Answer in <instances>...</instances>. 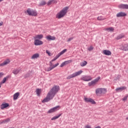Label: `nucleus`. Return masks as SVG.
<instances>
[{"mask_svg":"<svg viewBox=\"0 0 128 128\" xmlns=\"http://www.w3.org/2000/svg\"><path fill=\"white\" fill-rule=\"evenodd\" d=\"M107 92L106 88H98L96 90V94L98 96H101L102 94H104Z\"/></svg>","mask_w":128,"mask_h":128,"instance_id":"obj_3","label":"nucleus"},{"mask_svg":"<svg viewBox=\"0 0 128 128\" xmlns=\"http://www.w3.org/2000/svg\"><path fill=\"white\" fill-rule=\"evenodd\" d=\"M10 104L8 103L3 104L0 106V108L1 110H4V108H6Z\"/></svg>","mask_w":128,"mask_h":128,"instance_id":"obj_20","label":"nucleus"},{"mask_svg":"<svg viewBox=\"0 0 128 128\" xmlns=\"http://www.w3.org/2000/svg\"><path fill=\"white\" fill-rule=\"evenodd\" d=\"M126 90V86H121L120 88H116V92H122V90Z\"/></svg>","mask_w":128,"mask_h":128,"instance_id":"obj_13","label":"nucleus"},{"mask_svg":"<svg viewBox=\"0 0 128 128\" xmlns=\"http://www.w3.org/2000/svg\"><path fill=\"white\" fill-rule=\"evenodd\" d=\"M104 54L105 56H110L112 54V52L109 50H103Z\"/></svg>","mask_w":128,"mask_h":128,"instance_id":"obj_18","label":"nucleus"},{"mask_svg":"<svg viewBox=\"0 0 128 128\" xmlns=\"http://www.w3.org/2000/svg\"><path fill=\"white\" fill-rule=\"evenodd\" d=\"M60 56H62V55H61L60 53L58 54H57V55L55 56V58H56V60H58V58L59 57H60Z\"/></svg>","mask_w":128,"mask_h":128,"instance_id":"obj_40","label":"nucleus"},{"mask_svg":"<svg viewBox=\"0 0 128 128\" xmlns=\"http://www.w3.org/2000/svg\"><path fill=\"white\" fill-rule=\"evenodd\" d=\"M46 54L49 56H52V54H50V52L48 50H46Z\"/></svg>","mask_w":128,"mask_h":128,"instance_id":"obj_35","label":"nucleus"},{"mask_svg":"<svg viewBox=\"0 0 128 128\" xmlns=\"http://www.w3.org/2000/svg\"><path fill=\"white\" fill-rule=\"evenodd\" d=\"M92 80V78L90 76H84L81 78V80L84 82H90V80Z\"/></svg>","mask_w":128,"mask_h":128,"instance_id":"obj_7","label":"nucleus"},{"mask_svg":"<svg viewBox=\"0 0 128 128\" xmlns=\"http://www.w3.org/2000/svg\"><path fill=\"white\" fill-rule=\"evenodd\" d=\"M92 50H94V47L92 46H90L88 48V50H89V52Z\"/></svg>","mask_w":128,"mask_h":128,"instance_id":"obj_37","label":"nucleus"},{"mask_svg":"<svg viewBox=\"0 0 128 128\" xmlns=\"http://www.w3.org/2000/svg\"><path fill=\"white\" fill-rule=\"evenodd\" d=\"M58 110H60V106H58L56 107H54L53 108H52L51 109H50L48 113V114H52V112H54Z\"/></svg>","mask_w":128,"mask_h":128,"instance_id":"obj_8","label":"nucleus"},{"mask_svg":"<svg viewBox=\"0 0 128 128\" xmlns=\"http://www.w3.org/2000/svg\"><path fill=\"white\" fill-rule=\"evenodd\" d=\"M124 38V34H119L118 36H117L116 40H120L122 38Z\"/></svg>","mask_w":128,"mask_h":128,"instance_id":"obj_24","label":"nucleus"},{"mask_svg":"<svg viewBox=\"0 0 128 128\" xmlns=\"http://www.w3.org/2000/svg\"><path fill=\"white\" fill-rule=\"evenodd\" d=\"M26 14H28V16H38V13H36V12L28 8L26 12Z\"/></svg>","mask_w":128,"mask_h":128,"instance_id":"obj_5","label":"nucleus"},{"mask_svg":"<svg viewBox=\"0 0 128 128\" xmlns=\"http://www.w3.org/2000/svg\"><path fill=\"white\" fill-rule=\"evenodd\" d=\"M74 40V38H68L67 40V42H70L71 40Z\"/></svg>","mask_w":128,"mask_h":128,"instance_id":"obj_44","label":"nucleus"},{"mask_svg":"<svg viewBox=\"0 0 128 128\" xmlns=\"http://www.w3.org/2000/svg\"><path fill=\"white\" fill-rule=\"evenodd\" d=\"M40 58V54L36 53V54H34L32 56L31 58L32 60H36V58Z\"/></svg>","mask_w":128,"mask_h":128,"instance_id":"obj_21","label":"nucleus"},{"mask_svg":"<svg viewBox=\"0 0 128 128\" xmlns=\"http://www.w3.org/2000/svg\"><path fill=\"white\" fill-rule=\"evenodd\" d=\"M104 30H106V32H112L114 30V28L112 27H110L108 28H105L104 29Z\"/></svg>","mask_w":128,"mask_h":128,"instance_id":"obj_17","label":"nucleus"},{"mask_svg":"<svg viewBox=\"0 0 128 128\" xmlns=\"http://www.w3.org/2000/svg\"><path fill=\"white\" fill-rule=\"evenodd\" d=\"M60 116H62V114H59L58 116H54V117H53L51 118V120H57V118H60Z\"/></svg>","mask_w":128,"mask_h":128,"instance_id":"obj_27","label":"nucleus"},{"mask_svg":"<svg viewBox=\"0 0 128 128\" xmlns=\"http://www.w3.org/2000/svg\"><path fill=\"white\" fill-rule=\"evenodd\" d=\"M46 2L44 1H42L40 4V6H44L46 5Z\"/></svg>","mask_w":128,"mask_h":128,"instance_id":"obj_34","label":"nucleus"},{"mask_svg":"<svg viewBox=\"0 0 128 128\" xmlns=\"http://www.w3.org/2000/svg\"><path fill=\"white\" fill-rule=\"evenodd\" d=\"M70 62H72V60H68L63 62L60 66V68H63L64 66H66V64H70Z\"/></svg>","mask_w":128,"mask_h":128,"instance_id":"obj_12","label":"nucleus"},{"mask_svg":"<svg viewBox=\"0 0 128 128\" xmlns=\"http://www.w3.org/2000/svg\"><path fill=\"white\" fill-rule=\"evenodd\" d=\"M44 38V35L42 34H38L35 36L34 38V39L36 40H42Z\"/></svg>","mask_w":128,"mask_h":128,"instance_id":"obj_22","label":"nucleus"},{"mask_svg":"<svg viewBox=\"0 0 128 128\" xmlns=\"http://www.w3.org/2000/svg\"><path fill=\"white\" fill-rule=\"evenodd\" d=\"M58 64H60L57 63V64H54V65L52 66V68L54 69V68H56V66H58Z\"/></svg>","mask_w":128,"mask_h":128,"instance_id":"obj_38","label":"nucleus"},{"mask_svg":"<svg viewBox=\"0 0 128 128\" xmlns=\"http://www.w3.org/2000/svg\"><path fill=\"white\" fill-rule=\"evenodd\" d=\"M10 118H7L6 120H2L0 124H6V122H10Z\"/></svg>","mask_w":128,"mask_h":128,"instance_id":"obj_28","label":"nucleus"},{"mask_svg":"<svg viewBox=\"0 0 128 128\" xmlns=\"http://www.w3.org/2000/svg\"><path fill=\"white\" fill-rule=\"evenodd\" d=\"M20 72V69H14V70H13L12 73L14 74H18Z\"/></svg>","mask_w":128,"mask_h":128,"instance_id":"obj_25","label":"nucleus"},{"mask_svg":"<svg viewBox=\"0 0 128 128\" xmlns=\"http://www.w3.org/2000/svg\"><path fill=\"white\" fill-rule=\"evenodd\" d=\"M46 38L47 40H56V37L50 35H48L46 37Z\"/></svg>","mask_w":128,"mask_h":128,"instance_id":"obj_14","label":"nucleus"},{"mask_svg":"<svg viewBox=\"0 0 128 128\" xmlns=\"http://www.w3.org/2000/svg\"><path fill=\"white\" fill-rule=\"evenodd\" d=\"M10 62V60L8 58L5 60L2 63L0 64V66H6Z\"/></svg>","mask_w":128,"mask_h":128,"instance_id":"obj_11","label":"nucleus"},{"mask_svg":"<svg viewBox=\"0 0 128 128\" xmlns=\"http://www.w3.org/2000/svg\"><path fill=\"white\" fill-rule=\"evenodd\" d=\"M89 102H90L91 104H96V102L90 98V100H89Z\"/></svg>","mask_w":128,"mask_h":128,"instance_id":"obj_31","label":"nucleus"},{"mask_svg":"<svg viewBox=\"0 0 128 128\" xmlns=\"http://www.w3.org/2000/svg\"><path fill=\"white\" fill-rule=\"evenodd\" d=\"M4 76V72H0V78H2V76Z\"/></svg>","mask_w":128,"mask_h":128,"instance_id":"obj_42","label":"nucleus"},{"mask_svg":"<svg viewBox=\"0 0 128 128\" xmlns=\"http://www.w3.org/2000/svg\"><path fill=\"white\" fill-rule=\"evenodd\" d=\"M84 128H92V126H90V125H86Z\"/></svg>","mask_w":128,"mask_h":128,"instance_id":"obj_45","label":"nucleus"},{"mask_svg":"<svg viewBox=\"0 0 128 128\" xmlns=\"http://www.w3.org/2000/svg\"><path fill=\"white\" fill-rule=\"evenodd\" d=\"M104 20V19L102 18V16H100L98 18V20Z\"/></svg>","mask_w":128,"mask_h":128,"instance_id":"obj_36","label":"nucleus"},{"mask_svg":"<svg viewBox=\"0 0 128 128\" xmlns=\"http://www.w3.org/2000/svg\"><path fill=\"white\" fill-rule=\"evenodd\" d=\"M10 78V76H6L5 78H4L0 82V84H4L8 80V78Z\"/></svg>","mask_w":128,"mask_h":128,"instance_id":"obj_23","label":"nucleus"},{"mask_svg":"<svg viewBox=\"0 0 128 128\" xmlns=\"http://www.w3.org/2000/svg\"><path fill=\"white\" fill-rule=\"evenodd\" d=\"M60 56H62V55H61L60 53L58 54H57V55L55 56V58H56V60H58V58L59 57H60Z\"/></svg>","mask_w":128,"mask_h":128,"instance_id":"obj_41","label":"nucleus"},{"mask_svg":"<svg viewBox=\"0 0 128 128\" xmlns=\"http://www.w3.org/2000/svg\"><path fill=\"white\" fill-rule=\"evenodd\" d=\"M86 64H88V62L86 61H84L80 64L81 66H85Z\"/></svg>","mask_w":128,"mask_h":128,"instance_id":"obj_29","label":"nucleus"},{"mask_svg":"<svg viewBox=\"0 0 128 128\" xmlns=\"http://www.w3.org/2000/svg\"><path fill=\"white\" fill-rule=\"evenodd\" d=\"M118 8L121 10H128V4H120L118 6Z\"/></svg>","mask_w":128,"mask_h":128,"instance_id":"obj_9","label":"nucleus"},{"mask_svg":"<svg viewBox=\"0 0 128 128\" xmlns=\"http://www.w3.org/2000/svg\"><path fill=\"white\" fill-rule=\"evenodd\" d=\"M83 72L84 71L80 70L79 71L76 72L68 76L66 78V80H70L74 78H76V76H80Z\"/></svg>","mask_w":128,"mask_h":128,"instance_id":"obj_4","label":"nucleus"},{"mask_svg":"<svg viewBox=\"0 0 128 128\" xmlns=\"http://www.w3.org/2000/svg\"><path fill=\"white\" fill-rule=\"evenodd\" d=\"M52 4H56V2H58V1H56V0H52Z\"/></svg>","mask_w":128,"mask_h":128,"instance_id":"obj_46","label":"nucleus"},{"mask_svg":"<svg viewBox=\"0 0 128 128\" xmlns=\"http://www.w3.org/2000/svg\"><path fill=\"white\" fill-rule=\"evenodd\" d=\"M36 92L38 96H40V94H42V89H39V88L36 89Z\"/></svg>","mask_w":128,"mask_h":128,"instance_id":"obj_26","label":"nucleus"},{"mask_svg":"<svg viewBox=\"0 0 128 128\" xmlns=\"http://www.w3.org/2000/svg\"><path fill=\"white\" fill-rule=\"evenodd\" d=\"M68 7L66 6L62 10H60L59 12H58L56 15V18H64L66 14V12H68Z\"/></svg>","mask_w":128,"mask_h":128,"instance_id":"obj_2","label":"nucleus"},{"mask_svg":"<svg viewBox=\"0 0 128 128\" xmlns=\"http://www.w3.org/2000/svg\"><path fill=\"white\" fill-rule=\"evenodd\" d=\"M117 18H120L122 16H126V14L124 12H120L116 14Z\"/></svg>","mask_w":128,"mask_h":128,"instance_id":"obj_16","label":"nucleus"},{"mask_svg":"<svg viewBox=\"0 0 128 128\" xmlns=\"http://www.w3.org/2000/svg\"><path fill=\"white\" fill-rule=\"evenodd\" d=\"M18 96H20V92H17L15 93L13 96V100H18Z\"/></svg>","mask_w":128,"mask_h":128,"instance_id":"obj_19","label":"nucleus"},{"mask_svg":"<svg viewBox=\"0 0 128 128\" xmlns=\"http://www.w3.org/2000/svg\"><path fill=\"white\" fill-rule=\"evenodd\" d=\"M121 50H124V52H126L128 50V44H124L121 46Z\"/></svg>","mask_w":128,"mask_h":128,"instance_id":"obj_15","label":"nucleus"},{"mask_svg":"<svg viewBox=\"0 0 128 128\" xmlns=\"http://www.w3.org/2000/svg\"><path fill=\"white\" fill-rule=\"evenodd\" d=\"M128 100V96H125L122 99V100H123V102H126V100Z\"/></svg>","mask_w":128,"mask_h":128,"instance_id":"obj_43","label":"nucleus"},{"mask_svg":"<svg viewBox=\"0 0 128 128\" xmlns=\"http://www.w3.org/2000/svg\"><path fill=\"white\" fill-rule=\"evenodd\" d=\"M90 98H84V100L86 102H90Z\"/></svg>","mask_w":128,"mask_h":128,"instance_id":"obj_32","label":"nucleus"},{"mask_svg":"<svg viewBox=\"0 0 128 128\" xmlns=\"http://www.w3.org/2000/svg\"><path fill=\"white\" fill-rule=\"evenodd\" d=\"M50 68H47V72H50V70H53L52 68V62H50Z\"/></svg>","mask_w":128,"mask_h":128,"instance_id":"obj_30","label":"nucleus"},{"mask_svg":"<svg viewBox=\"0 0 128 128\" xmlns=\"http://www.w3.org/2000/svg\"><path fill=\"white\" fill-rule=\"evenodd\" d=\"M42 44H44L42 41L40 40H38V39L34 40V46H40V45Z\"/></svg>","mask_w":128,"mask_h":128,"instance_id":"obj_10","label":"nucleus"},{"mask_svg":"<svg viewBox=\"0 0 128 128\" xmlns=\"http://www.w3.org/2000/svg\"><path fill=\"white\" fill-rule=\"evenodd\" d=\"M54 60H56V59L54 57V59H52L50 62H54Z\"/></svg>","mask_w":128,"mask_h":128,"instance_id":"obj_47","label":"nucleus"},{"mask_svg":"<svg viewBox=\"0 0 128 128\" xmlns=\"http://www.w3.org/2000/svg\"><path fill=\"white\" fill-rule=\"evenodd\" d=\"M60 90V86H56L52 88L48 93L46 98H45L42 101V102H48L54 98L56 94Z\"/></svg>","mask_w":128,"mask_h":128,"instance_id":"obj_1","label":"nucleus"},{"mask_svg":"<svg viewBox=\"0 0 128 128\" xmlns=\"http://www.w3.org/2000/svg\"><path fill=\"white\" fill-rule=\"evenodd\" d=\"M100 80V77H98L94 80L91 81L88 84V86H96V84L98 82V80Z\"/></svg>","mask_w":128,"mask_h":128,"instance_id":"obj_6","label":"nucleus"},{"mask_svg":"<svg viewBox=\"0 0 128 128\" xmlns=\"http://www.w3.org/2000/svg\"><path fill=\"white\" fill-rule=\"evenodd\" d=\"M4 24V22H0V26H2Z\"/></svg>","mask_w":128,"mask_h":128,"instance_id":"obj_48","label":"nucleus"},{"mask_svg":"<svg viewBox=\"0 0 128 128\" xmlns=\"http://www.w3.org/2000/svg\"><path fill=\"white\" fill-rule=\"evenodd\" d=\"M67 50L66 49H64V50H62L61 52H60L59 54L62 56V54H64V52H66Z\"/></svg>","mask_w":128,"mask_h":128,"instance_id":"obj_33","label":"nucleus"},{"mask_svg":"<svg viewBox=\"0 0 128 128\" xmlns=\"http://www.w3.org/2000/svg\"><path fill=\"white\" fill-rule=\"evenodd\" d=\"M52 4V0H50L48 2V6H50V4Z\"/></svg>","mask_w":128,"mask_h":128,"instance_id":"obj_39","label":"nucleus"},{"mask_svg":"<svg viewBox=\"0 0 128 128\" xmlns=\"http://www.w3.org/2000/svg\"><path fill=\"white\" fill-rule=\"evenodd\" d=\"M2 88V84L0 83V88Z\"/></svg>","mask_w":128,"mask_h":128,"instance_id":"obj_49","label":"nucleus"},{"mask_svg":"<svg viewBox=\"0 0 128 128\" xmlns=\"http://www.w3.org/2000/svg\"><path fill=\"white\" fill-rule=\"evenodd\" d=\"M126 120H128V116L126 118Z\"/></svg>","mask_w":128,"mask_h":128,"instance_id":"obj_50","label":"nucleus"}]
</instances>
